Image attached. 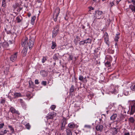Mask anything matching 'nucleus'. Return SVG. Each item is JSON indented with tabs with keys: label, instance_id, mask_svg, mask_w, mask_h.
<instances>
[{
	"label": "nucleus",
	"instance_id": "8",
	"mask_svg": "<svg viewBox=\"0 0 135 135\" xmlns=\"http://www.w3.org/2000/svg\"><path fill=\"white\" fill-rule=\"evenodd\" d=\"M66 120L65 119H63L61 121V129H63L64 127H65L66 124Z\"/></svg>",
	"mask_w": 135,
	"mask_h": 135
},
{
	"label": "nucleus",
	"instance_id": "16",
	"mask_svg": "<svg viewBox=\"0 0 135 135\" xmlns=\"http://www.w3.org/2000/svg\"><path fill=\"white\" fill-rule=\"evenodd\" d=\"M129 7L133 12H135V6L131 5H129Z\"/></svg>",
	"mask_w": 135,
	"mask_h": 135
},
{
	"label": "nucleus",
	"instance_id": "27",
	"mask_svg": "<svg viewBox=\"0 0 135 135\" xmlns=\"http://www.w3.org/2000/svg\"><path fill=\"white\" fill-rule=\"evenodd\" d=\"M119 38V37L118 36V35H117L115 38V41H118V39Z\"/></svg>",
	"mask_w": 135,
	"mask_h": 135
},
{
	"label": "nucleus",
	"instance_id": "22",
	"mask_svg": "<svg viewBox=\"0 0 135 135\" xmlns=\"http://www.w3.org/2000/svg\"><path fill=\"white\" fill-rule=\"evenodd\" d=\"M67 135H72V133L71 131L69 129H67L66 131Z\"/></svg>",
	"mask_w": 135,
	"mask_h": 135
},
{
	"label": "nucleus",
	"instance_id": "1",
	"mask_svg": "<svg viewBox=\"0 0 135 135\" xmlns=\"http://www.w3.org/2000/svg\"><path fill=\"white\" fill-rule=\"evenodd\" d=\"M27 38L26 37L25 39L22 40V44L23 46L24 47V48L23 49L22 51V53L23 56H25L26 55L28 47H29V49L31 50L33 46L34 42L31 39H30L29 42L27 43Z\"/></svg>",
	"mask_w": 135,
	"mask_h": 135
},
{
	"label": "nucleus",
	"instance_id": "57",
	"mask_svg": "<svg viewBox=\"0 0 135 135\" xmlns=\"http://www.w3.org/2000/svg\"><path fill=\"white\" fill-rule=\"evenodd\" d=\"M106 0H102V1H105Z\"/></svg>",
	"mask_w": 135,
	"mask_h": 135
},
{
	"label": "nucleus",
	"instance_id": "34",
	"mask_svg": "<svg viewBox=\"0 0 135 135\" xmlns=\"http://www.w3.org/2000/svg\"><path fill=\"white\" fill-rule=\"evenodd\" d=\"M85 40L84 41H81L80 42L79 44L80 45H84L85 42H84Z\"/></svg>",
	"mask_w": 135,
	"mask_h": 135
},
{
	"label": "nucleus",
	"instance_id": "30",
	"mask_svg": "<svg viewBox=\"0 0 135 135\" xmlns=\"http://www.w3.org/2000/svg\"><path fill=\"white\" fill-rule=\"evenodd\" d=\"M130 88L132 90L135 91V84L134 85L131 86Z\"/></svg>",
	"mask_w": 135,
	"mask_h": 135
},
{
	"label": "nucleus",
	"instance_id": "6",
	"mask_svg": "<svg viewBox=\"0 0 135 135\" xmlns=\"http://www.w3.org/2000/svg\"><path fill=\"white\" fill-rule=\"evenodd\" d=\"M56 115V113L54 112H51L48 113L47 116L48 118H53L55 117Z\"/></svg>",
	"mask_w": 135,
	"mask_h": 135
},
{
	"label": "nucleus",
	"instance_id": "59",
	"mask_svg": "<svg viewBox=\"0 0 135 135\" xmlns=\"http://www.w3.org/2000/svg\"><path fill=\"white\" fill-rule=\"evenodd\" d=\"M113 119L111 118V119L112 120H114V119Z\"/></svg>",
	"mask_w": 135,
	"mask_h": 135
},
{
	"label": "nucleus",
	"instance_id": "53",
	"mask_svg": "<svg viewBox=\"0 0 135 135\" xmlns=\"http://www.w3.org/2000/svg\"><path fill=\"white\" fill-rule=\"evenodd\" d=\"M30 16H31V14L30 13H28V16L29 17H30Z\"/></svg>",
	"mask_w": 135,
	"mask_h": 135
},
{
	"label": "nucleus",
	"instance_id": "2",
	"mask_svg": "<svg viewBox=\"0 0 135 135\" xmlns=\"http://www.w3.org/2000/svg\"><path fill=\"white\" fill-rule=\"evenodd\" d=\"M96 13H97L98 15H96V18L94 19V23H96V21L98 19H102L101 17H98L99 15H102L103 13V12L102 11H95Z\"/></svg>",
	"mask_w": 135,
	"mask_h": 135
},
{
	"label": "nucleus",
	"instance_id": "40",
	"mask_svg": "<svg viewBox=\"0 0 135 135\" xmlns=\"http://www.w3.org/2000/svg\"><path fill=\"white\" fill-rule=\"evenodd\" d=\"M8 127L10 128V129L11 131H14V129L12 127V126H8Z\"/></svg>",
	"mask_w": 135,
	"mask_h": 135
},
{
	"label": "nucleus",
	"instance_id": "18",
	"mask_svg": "<svg viewBox=\"0 0 135 135\" xmlns=\"http://www.w3.org/2000/svg\"><path fill=\"white\" fill-rule=\"evenodd\" d=\"M36 18V17L35 16H33L32 18L31 21V23L32 25H33L34 23Z\"/></svg>",
	"mask_w": 135,
	"mask_h": 135
},
{
	"label": "nucleus",
	"instance_id": "63",
	"mask_svg": "<svg viewBox=\"0 0 135 135\" xmlns=\"http://www.w3.org/2000/svg\"><path fill=\"white\" fill-rule=\"evenodd\" d=\"M125 120V121H126V120H127L126 119V120Z\"/></svg>",
	"mask_w": 135,
	"mask_h": 135
},
{
	"label": "nucleus",
	"instance_id": "24",
	"mask_svg": "<svg viewBox=\"0 0 135 135\" xmlns=\"http://www.w3.org/2000/svg\"><path fill=\"white\" fill-rule=\"evenodd\" d=\"M56 106L55 105H52L50 107V109L52 110H54L56 108Z\"/></svg>",
	"mask_w": 135,
	"mask_h": 135
},
{
	"label": "nucleus",
	"instance_id": "20",
	"mask_svg": "<svg viewBox=\"0 0 135 135\" xmlns=\"http://www.w3.org/2000/svg\"><path fill=\"white\" fill-rule=\"evenodd\" d=\"M91 39L88 38L87 40H85L84 42L86 43H91Z\"/></svg>",
	"mask_w": 135,
	"mask_h": 135
},
{
	"label": "nucleus",
	"instance_id": "31",
	"mask_svg": "<svg viewBox=\"0 0 135 135\" xmlns=\"http://www.w3.org/2000/svg\"><path fill=\"white\" fill-rule=\"evenodd\" d=\"M26 128L28 129H29L30 128V126L28 123L26 124Z\"/></svg>",
	"mask_w": 135,
	"mask_h": 135
},
{
	"label": "nucleus",
	"instance_id": "41",
	"mask_svg": "<svg viewBox=\"0 0 135 135\" xmlns=\"http://www.w3.org/2000/svg\"><path fill=\"white\" fill-rule=\"evenodd\" d=\"M14 42V41H11L9 40V41L8 42L9 44H11L13 43Z\"/></svg>",
	"mask_w": 135,
	"mask_h": 135
},
{
	"label": "nucleus",
	"instance_id": "36",
	"mask_svg": "<svg viewBox=\"0 0 135 135\" xmlns=\"http://www.w3.org/2000/svg\"><path fill=\"white\" fill-rule=\"evenodd\" d=\"M84 127L89 129H90L91 128V126L89 125H85Z\"/></svg>",
	"mask_w": 135,
	"mask_h": 135
},
{
	"label": "nucleus",
	"instance_id": "56",
	"mask_svg": "<svg viewBox=\"0 0 135 135\" xmlns=\"http://www.w3.org/2000/svg\"><path fill=\"white\" fill-rule=\"evenodd\" d=\"M119 1H117V4H118V3H119Z\"/></svg>",
	"mask_w": 135,
	"mask_h": 135
},
{
	"label": "nucleus",
	"instance_id": "60",
	"mask_svg": "<svg viewBox=\"0 0 135 135\" xmlns=\"http://www.w3.org/2000/svg\"><path fill=\"white\" fill-rule=\"evenodd\" d=\"M102 119H100V121H101V120Z\"/></svg>",
	"mask_w": 135,
	"mask_h": 135
},
{
	"label": "nucleus",
	"instance_id": "35",
	"mask_svg": "<svg viewBox=\"0 0 135 135\" xmlns=\"http://www.w3.org/2000/svg\"><path fill=\"white\" fill-rule=\"evenodd\" d=\"M47 82L46 81H42V84L44 86H45L46 85Z\"/></svg>",
	"mask_w": 135,
	"mask_h": 135
},
{
	"label": "nucleus",
	"instance_id": "11",
	"mask_svg": "<svg viewBox=\"0 0 135 135\" xmlns=\"http://www.w3.org/2000/svg\"><path fill=\"white\" fill-rule=\"evenodd\" d=\"M129 88L127 87L125 88L124 89V93L126 95H128L129 93Z\"/></svg>",
	"mask_w": 135,
	"mask_h": 135
},
{
	"label": "nucleus",
	"instance_id": "15",
	"mask_svg": "<svg viewBox=\"0 0 135 135\" xmlns=\"http://www.w3.org/2000/svg\"><path fill=\"white\" fill-rule=\"evenodd\" d=\"M74 87L73 85L71 86V88L70 89V94H72L74 92Z\"/></svg>",
	"mask_w": 135,
	"mask_h": 135
},
{
	"label": "nucleus",
	"instance_id": "54",
	"mask_svg": "<svg viewBox=\"0 0 135 135\" xmlns=\"http://www.w3.org/2000/svg\"><path fill=\"white\" fill-rule=\"evenodd\" d=\"M46 73V72L45 71H44L42 72L41 73L44 74H45Z\"/></svg>",
	"mask_w": 135,
	"mask_h": 135
},
{
	"label": "nucleus",
	"instance_id": "14",
	"mask_svg": "<svg viewBox=\"0 0 135 135\" xmlns=\"http://www.w3.org/2000/svg\"><path fill=\"white\" fill-rule=\"evenodd\" d=\"M14 98H16L19 97H21L22 95L20 93H16L14 94Z\"/></svg>",
	"mask_w": 135,
	"mask_h": 135
},
{
	"label": "nucleus",
	"instance_id": "43",
	"mask_svg": "<svg viewBox=\"0 0 135 135\" xmlns=\"http://www.w3.org/2000/svg\"><path fill=\"white\" fill-rule=\"evenodd\" d=\"M110 4L111 7H112V6L114 5V4L113 2H110Z\"/></svg>",
	"mask_w": 135,
	"mask_h": 135
},
{
	"label": "nucleus",
	"instance_id": "4",
	"mask_svg": "<svg viewBox=\"0 0 135 135\" xmlns=\"http://www.w3.org/2000/svg\"><path fill=\"white\" fill-rule=\"evenodd\" d=\"M18 53L16 52L12 55L10 57V60L12 62H14L17 59Z\"/></svg>",
	"mask_w": 135,
	"mask_h": 135
},
{
	"label": "nucleus",
	"instance_id": "25",
	"mask_svg": "<svg viewBox=\"0 0 135 135\" xmlns=\"http://www.w3.org/2000/svg\"><path fill=\"white\" fill-rule=\"evenodd\" d=\"M105 64L106 66L108 67L110 66V62L109 61H107V62H106L105 63Z\"/></svg>",
	"mask_w": 135,
	"mask_h": 135
},
{
	"label": "nucleus",
	"instance_id": "47",
	"mask_svg": "<svg viewBox=\"0 0 135 135\" xmlns=\"http://www.w3.org/2000/svg\"><path fill=\"white\" fill-rule=\"evenodd\" d=\"M89 8L90 9V11L91 10H93L94 9V8L91 7H89Z\"/></svg>",
	"mask_w": 135,
	"mask_h": 135
},
{
	"label": "nucleus",
	"instance_id": "49",
	"mask_svg": "<svg viewBox=\"0 0 135 135\" xmlns=\"http://www.w3.org/2000/svg\"><path fill=\"white\" fill-rule=\"evenodd\" d=\"M7 131L6 130H5L4 131V133L6 134L7 133Z\"/></svg>",
	"mask_w": 135,
	"mask_h": 135
},
{
	"label": "nucleus",
	"instance_id": "45",
	"mask_svg": "<svg viewBox=\"0 0 135 135\" xmlns=\"http://www.w3.org/2000/svg\"><path fill=\"white\" fill-rule=\"evenodd\" d=\"M20 102H21V103L22 104H23V100L21 99H20Z\"/></svg>",
	"mask_w": 135,
	"mask_h": 135
},
{
	"label": "nucleus",
	"instance_id": "32",
	"mask_svg": "<svg viewBox=\"0 0 135 135\" xmlns=\"http://www.w3.org/2000/svg\"><path fill=\"white\" fill-rule=\"evenodd\" d=\"M79 79L81 81H82L83 79V77L82 75H80L79 77Z\"/></svg>",
	"mask_w": 135,
	"mask_h": 135
},
{
	"label": "nucleus",
	"instance_id": "38",
	"mask_svg": "<svg viewBox=\"0 0 135 135\" xmlns=\"http://www.w3.org/2000/svg\"><path fill=\"white\" fill-rule=\"evenodd\" d=\"M129 121L131 123H133L134 121V119H128Z\"/></svg>",
	"mask_w": 135,
	"mask_h": 135
},
{
	"label": "nucleus",
	"instance_id": "7",
	"mask_svg": "<svg viewBox=\"0 0 135 135\" xmlns=\"http://www.w3.org/2000/svg\"><path fill=\"white\" fill-rule=\"evenodd\" d=\"M103 126L101 125H98L96 127V129L98 131L101 132L103 129Z\"/></svg>",
	"mask_w": 135,
	"mask_h": 135
},
{
	"label": "nucleus",
	"instance_id": "29",
	"mask_svg": "<svg viewBox=\"0 0 135 135\" xmlns=\"http://www.w3.org/2000/svg\"><path fill=\"white\" fill-rule=\"evenodd\" d=\"M117 117V115L116 114H113L111 117L110 118H115Z\"/></svg>",
	"mask_w": 135,
	"mask_h": 135
},
{
	"label": "nucleus",
	"instance_id": "33",
	"mask_svg": "<svg viewBox=\"0 0 135 135\" xmlns=\"http://www.w3.org/2000/svg\"><path fill=\"white\" fill-rule=\"evenodd\" d=\"M6 100L4 99H2L1 101V103L4 104Z\"/></svg>",
	"mask_w": 135,
	"mask_h": 135
},
{
	"label": "nucleus",
	"instance_id": "39",
	"mask_svg": "<svg viewBox=\"0 0 135 135\" xmlns=\"http://www.w3.org/2000/svg\"><path fill=\"white\" fill-rule=\"evenodd\" d=\"M35 84H39V83L38 82V80L36 79L35 80Z\"/></svg>",
	"mask_w": 135,
	"mask_h": 135
},
{
	"label": "nucleus",
	"instance_id": "58",
	"mask_svg": "<svg viewBox=\"0 0 135 135\" xmlns=\"http://www.w3.org/2000/svg\"><path fill=\"white\" fill-rule=\"evenodd\" d=\"M6 0H2L3 1H6Z\"/></svg>",
	"mask_w": 135,
	"mask_h": 135
},
{
	"label": "nucleus",
	"instance_id": "42",
	"mask_svg": "<svg viewBox=\"0 0 135 135\" xmlns=\"http://www.w3.org/2000/svg\"><path fill=\"white\" fill-rule=\"evenodd\" d=\"M4 126V123L0 124V128H2Z\"/></svg>",
	"mask_w": 135,
	"mask_h": 135
},
{
	"label": "nucleus",
	"instance_id": "12",
	"mask_svg": "<svg viewBox=\"0 0 135 135\" xmlns=\"http://www.w3.org/2000/svg\"><path fill=\"white\" fill-rule=\"evenodd\" d=\"M135 111V104L134 103L131 106V114H132Z\"/></svg>",
	"mask_w": 135,
	"mask_h": 135
},
{
	"label": "nucleus",
	"instance_id": "3",
	"mask_svg": "<svg viewBox=\"0 0 135 135\" xmlns=\"http://www.w3.org/2000/svg\"><path fill=\"white\" fill-rule=\"evenodd\" d=\"M103 37L105 43L107 45H109V37L108 33L107 32L104 33Z\"/></svg>",
	"mask_w": 135,
	"mask_h": 135
},
{
	"label": "nucleus",
	"instance_id": "19",
	"mask_svg": "<svg viewBox=\"0 0 135 135\" xmlns=\"http://www.w3.org/2000/svg\"><path fill=\"white\" fill-rule=\"evenodd\" d=\"M68 126L70 128H73L75 127V125L74 123H70L68 124Z\"/></svg>",
	"mask_w": 135,
	"mask_h": 135
},
{
	"label": "nucleus",
	"instance_id": "61",
	"mask_svg": "<svg viewBox=\"0 0 135 135\" xmlns=\"http://www.w3.org/2000/svg\"><path fill=\"white\" fill-rule=\"evenodd\" d=\"M2 135V134H0V135Z\"/></svg>",
	"mask_w": 135,
	"mask_h": 135
},
{
	"label": "nucleus",
	"instance_id": "37",
	"mask_svg": "<svg viewBox=\"0 0 135 135\" xmlns=\"http://www.w3.org/2000/svg\"><path fill=\"white\" fill-rule=\"evenodd\" d=\"M46 60V57H43L42 59V62L43 63H44L45 62Z\"/></svg>",
	"mask_w": 135,
	"mask_h": 135
},
{
	"label": "nucleus",
	"instance_id": "55",
	"mask_svg": "<svg viewBox=\"0 0 135 135\" xmlns=\"http://www.w3.org/2000/svg\"><path fill=\"white\" fill-rule=\"evenodd\" d=\"M70 60H72V57H71V56H70Z\"/></svg>",
	"mask_w": 135,
	"mask_h": 135
},
{
	"label": "nucleus",
	"instance_id": "28",
	"mask_svg": "<svg viewBox=\"0 0 135 135\" xmlns=\"http://www.w3.org/2000/svg\"><path fill=\"white\" fill-rule=\"evenodd\" d=\"M59 25H57L54 28V29H55L56 31H59Z\"/></svg>",
	"mask_w": 135,
	"mask_h": 135
},
{
	"label": "nucleus",
	"instance_id": "17",
	"mask_svg": "<svg viewBox=\"0 0 135 135\" xmlns=\"http://www.w3.org/2000/svg\"><path fill=\"white\" fill-rule=\"evenodd\" d=\"M22 19V18L21 16H18L16 18V20L17 22L19 23L21 21Z\"/></svg>",
	"mask_w": 135,
	"mask_h": 135
},
{
	"label": "nucleus",
	"instance_id": "46",
	"mask_svg": "<svg viewBox=\"0 0 135 135\" xmlns=\"http://www.w3.org/2000/svg\"><path fill=\"white\" fill-rule=\"evenodd\" d=\"M131 1L134 5H135V0H132Z\"/></svg>",
	"mask_w": 135,
	"mask_h": 135
},
{
	"label": "nucleus",
	"instance_id": "13",
	"mask_svg": "<svg viewBox=\"0 0 135 135\" xmlns=\"http://www.w3.org/2000/svg\"><path fill=\"white\" fill-rule=\"evenodd\" d=\"M59 31H56L55 29H54L52 32V37L53 38L55 37L57 35Z\"/></svg>",
	"mask_w": 135,
	"mask_h": 135
},
{
	"label": "nucleus",
	"instance_id": "50",
	"mask_svg": "<svg viewBox=\"0 0 135 135\" xmlns=\"http://www.w3.org/2000/svg\"><path fill=\"white\" fill-rule=\"evenodd\" d=\"M102 118L105 117V115L104 114H102Z\"/></svg>",
	"mask_w": 135,
	"mask_h": 135
},
{
	"label": "nucleus",
	"instance_id": "44",
	"mask_svg": "<svg viewBox=\"0 0 135 135\" xmlns=\"http://www.w3.org/2000/svg\"><path fill=\"white\" fill-rule=\"evenodd\" d=\"M111 91L112 93H115V89L114 88V90L113 91Z\"/></svg>",
	"mask_w": 135,
	"mask_h": 135
},
{
	"label": "nucleus",
	"instance_id": "10",
	"mask_svg": "<svg viewBox=\"0 0 135 135\" xmlns=\"http://www.w3.org/2000/svg\"><path fill=\"white\" fill-rule=\"evenodd\" d=\"M10 110L13 113H16L18 114V115H19L20 114L18 111H16L15 109L12 107H11L10 108Z\"/></svg>",
	"mask_w": 135,
	"mask_h": 135
},
{
	"label": "nucleus",
	"instance_id": "23",
	"mask_svg": "<svg viewBox=\"0 0 135 135\" xmlns=\"http://www.w3.org/2000/svg\"><path fill=\"white\" fill-rule=\"evenodd\" d=\"M53 58L55 60V61L56 60H58V56L56 54H55L54 55L53 57Z\"/></svg>",
	"mask_w": 135,
	"mask_h": 135
},
{
	"label": "nucleus",
	"instance_id": "9",
	"mask_svg": "<svg viewBox=\"0 0 135 135\" xmlns=\"http://www.w3.org/2000/svg\"><path fill=\"white\" fill-rule=\"evenodd\" d=\"M110 130L111 131V133L113 135H115L117 133V129L115 128H111Z\"/></svg>",
	"mask_w": 135,
	"mask_h": 135
},
{
	"label": "nucleus",
	"instance_id": "21",
	"mask_svg": "<svg viewBox=\"0 0 135 135\" xmlns=\"http://www.w3.org/2000/svg\"><path fill=\"white\" fill-rule=\"evenodd\" d=\"M52 45L51 46V48L52 49H54L56 46V44L55 42L52 41Z\"/></svg>",
	"mask_w": 135,
	"mask_h": 135
},
{
	"label": "nucleus",
	"instance_id": "5",
	"mask_svg": "<svg viewBox=\"0 0 135 135\" xmlns=\"http://www.w3.org/2000/svg\"><path fill=\"white\" fill-rule=\"evenodd\" d=\"M59 8H57L56 9L55 12L54 13V15H55V18H54V20L55 22L57 21V17L58 16L59 14Z\"/></svg>",
	"mask_w": 135,
	"mask_h": 135
},
{
	"label": "nucleus",
	"instance_id": "62",
	"mask_svg": "<svg viewBox=\"0 0 135 135\" xmlns=\"http://www.w3.org/2000/svg\"><path fill=\"white\" fill-rule=\"evenodd\" d=\"M130 118H133L132 117H131Z\"/></svg>",
	"mask_w": 135,
	"mask_h": 135
},
{
	"label": "nucleus",
	"instance_id": "52",
	"mask_svg": "<svg viewBox=\"0 0 135 135\" xmlns=\"http://www.w3.org/2000/svg\"><path fill=\"white\" fill-rule=\"evenodd\" d=\"M8 43H5V45H6L7 46H8Z\"/></svg>",
	"mask_w": 135,
	"mask_h": 135
},
{
	"label": "nucleus",
	"instance_id": "26",
	"mask_svg": "<svg viewBox=\"0 0 135 135\" xmlns=\"http://www.w3.org/2000/svg\"><path fill=\"white\" fill-rule=\"evenodd\" d=\"M6 5V1H2V6L3 7H5Z\"/></svg>",
	"mask_w": 135,
	"mask_h": 135
},
{
	"label": "nucleus",
	"instance_id": "51",
	"mask_svg": "<svg viewBox=\"0 0 135 135\" xmlns=\"http://www.w3.org/2000/svg\"><path fill=\"white\" fill-rule=\"evenodd\" d=\"M43 74V73H42V75L44 77L45 76H46V75H44V74Z\"/></svg>",
	"mask_w": 135,
	"mask_h": 135
},
{
	"label": "nucleus",
	"instance_id": "48",
	"mask_svg": "<svg viewBox=\"0 0 135 135\" xmlns=\"http://www.w3.org/2000/svg\"><path fill=\"white\" fill-rule=\"evenodd\" d=\"M124 135H130L129 133H126L124 134Z\"/></svg>",
	"mask_w": 135,
	"mask_h": 135
}]
</instances>
